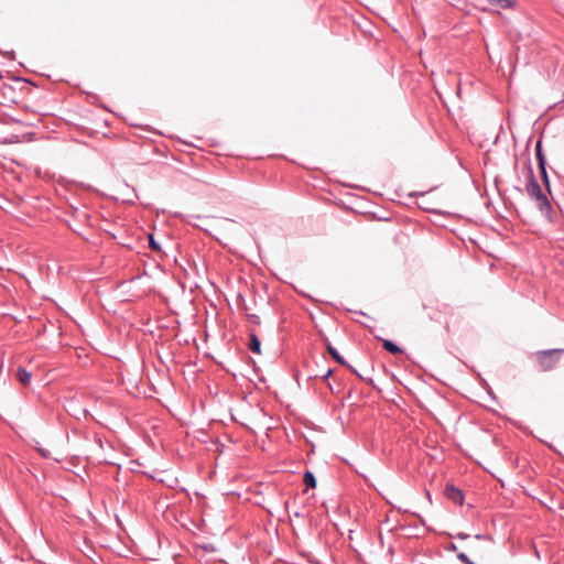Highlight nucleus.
I'll return each instance as SVG.
<instances>
[{"label": "nucleus", "mask_w": 564, "mask_h": 564, "mask_svg": "<svg viewBox=\"0 0 564 564\" xmlns=\"http://www.w3.org/2000/svg\"><path fill=\"white\" fill-rule=\"evenodd\" d=\"M527 194L529 197L534 200L536 207L547 218H551L552 215V206L546 197V195L543 193L540 184L534 177L533 171L530 169L529 171V181L525 187Z\"/></svg>", "instance_id": "f257e3e1"}, {"label": "nucleus", "mask_w": 564, "mask_h": 564, "mask_svg": "<svg viewBox=\"0 0 564 564\" xmlns=\"http://www.w3.org/2000/svg\"><path fill=\"white\" fill-rule=\"evenodd\" d=\"M563 354L564 349L560 348L538 351L535 356L540 370L544 372L553 370L560 362Z\"/></svg>", "instance_id": "f03ea898"}, {"label": "nucleus", "mask_w": 564, "mask_h": 564, "mask_svg": "<svg viewBox=\"0 0 564 564\" xmlns=\"http://www.w3.org/2000/svg\"><path fill=\"white\" fill-rule=\"evenodd\" d=\"M425 196L429 197V203H436L440 206H444L446 200L449 198V193L447 188L440 185H432L427 189H425Z\"/></svg>", "instance_id": "7ed1b4c3"}, {"label": "nucleus", "mask_w": 564, "mask_h": 564, "mask_svg": "<svg viewBox=\"0 0 564 564\" xmlns=\"http://www.w3.org/2000/svg\"><path fill=\"white\" fill-rule=\"evenodd\" d=\"M447 499L452 500L457 505H463L464 502V494L460 489L455 487L454 485H447L444 491Z\"/></svg>", "instance_id": "20e7f679"}, {"label": "nucleus", "mask_w": 564, "mask_h": 564, "mask_svg": "<svg viewBox=\"0 0 564 564\" xmlns=\"http://www.w3.org/2000/svg\"><path fill=\"white\" fill-rule=\"evenodd\" d=\"M32 375L23 367H19L17 370V380L20 384L26 387L31 382Z\"/></svg>", "instance_id": "39448f33"}, {"label": "nucleus", "mask_w": 564, "mask_h": 564, "mask_svg": "<svg viewBox=\"0 0 564 564\" xmlns=\"http://www.w3.org/2000/svg\"><path fill=\"white\" fill-rule=\"evenodd\" d=\"M382 346L388 352L393 355L400 354L402 351L398 345H395L393 341L389 339H383Z\"/></svg>", "instance_id": "423d86ee"}, {"label": "nucleus", "mask_w": 564, "mask_h": 564, "mask_svg": "<svg viewBox=\"0 0 564 564\" xmlns=\"http://www.w3.org/2000/svg\"><path fill=\"white\" fill-rule=\"evenodd\" d=\"M249 349L254 354L261 352V343L254 334L250 335Z\"/></svg>", "instance_id": "0eeeda50"}, {"label": "nucleus", "mask_w": 564, "mask_h": 564, "mask_svg": "<svg viewBox=\"0 0 564 564\" xmlns=\"http://www.w3.org/2000/svg\"><path fill=\"white\" fill-rule=\"evenodd\" d=\"M327 350L330 354V356L340 365L348 366L351 368L346 360L339 355V352L328 343L327 344Z\"/></svg>", "instance_id": "6e6552de"}, {"label": "nucleus", "mask_w": 564, "mask_h": 564, "mask_svg": "<svg viewBox=\"0 0 564 564\" xmlns=\"http://www.w3.org/2000/svg\"><path fill=\"white\" fill-rule=\"evenodd\" d=\"M535 156L538 160V165L546 164L545 155L542 151V141L541 140H538V142L535 144Z\"/></svg>", "instance_id": "1a4fd4ad"}, {"label": "nucleus", "mask_w": 564, "mask_h": 564, "mask_svg": "<svg viewBox=\"0 0 564 564\" xmlns=\"http://www.w3.org/2000/svg\"><path fill=\"white\" fill-rule=\"evenodd\" d=\"M425 213H431V214H435V215H442L444 217H451L453 216V214L446 209H443L438 206H429V207H425Z\"/></svg>", "instance_id": "9d476101"}, {"label": "nucleus", "mask_w": 564, "mask_h": 564, "mask_svg": "<svg viewBox=\"0 0 564 564\" xmlns=\"http://www.w3.org/2000/svg\"><path fill=\"white\" fill-rule=\"evenodd\" d=\"M303 481L306 487L315 488L316 487V478L312 471H305L303 476Z\"/></svg>", "instance_id": "9b49d317"}, {"label": "nucleus", "mask_w": 564, "mask_h": 564, "mask_svg": "<svg viewBox=\"0 0 564 564\" xmlns=\"http://www.w3.org/2000/svg\"><path fill=\"white\" fill-rule=\"evenodd\" d=\"M541 177L547 189L550 191V183H549V176L546 173V164L539 165Z\"/></svg>", "instance_id": "f8f14e48"}, {"label": "nucleus", "mask_w": 564, "mask_h": 564, "mask_svg": "<svg viewBox=\"0 0 564 564\" xmlns=\"http://www.w3.org/2000/svg\"><path fill=\"white\" fill-rule=\"evenodd\" d=\"M491 3L499 6L502 9L509 8L512 6L510 0H489Z\"/></svg>", "instance_id": "ddd939ff"}, {"label": "nucleus", "mask_w": 564, "mask_h": 564, "mask_svg": "<svg viewBox=\"0 0 564 564\" xmlns=\"http://www.w3.org/2000/svg\"><path fill=\"white\" fill-rule=\"evenodd\" d=\"M149 247L151 250L153 251H160L161 250V247L160 245L155 241L153 235H150L149 236Z\"/></svg>", "instance_id": "4468645a"}, {"label": "nucleus", "mask_w": 564, "mask_h": 564, "mask_svg": "<svg viewBox=\"0 0 564 564\" xmlns=\"http://www.w3.org/2000/svg\"><path fill=\"white\" fill-rule=\"evenodd\" d=\"M457 558L460 562L465 563V564H470L471 563V561L469 560V557L465 553H458L457 554Z\"/></svg>", "instance_id": "2eb2a0df"}, {"label": "nucleus", "mask_w": 564, "mask_h": 564, "mask_svg": "<svg viewBox=\"0 0 564 564\" xmlns=\"http://www.w3.org/2000/svg\"><path fill=\"white\" fill-rule=\"evenodd\" d=\"M250 321L252 323H256V324H259L260 323V319H259V316L258 315H250L249 316Z\"/></svg>", "instance_id": "dca6fc26"}, {"label": "nucleus", "mask_w": 564, "mask_h": 564, "mask_svg": "<svg viewBox=\"0 0 564 564\" xmlns=\"http://www.w3.org/2000/svg\"><path fill=\"white\" fill-rule=\"evenodd\" d=\"M333 373V370L332 369H327V371L322 376V379L323 380H326L328 379V377Z\"/></svg>", "instance_id": "f3484780"}, {"label": "nucleus", "mask_w": 564, "mask_h": 564, "mask_svg": "<svg viewBox=\"0 0 564 564\" xmlns=\"http://www.w3.org/2000/svg\"><path fill=\"white\" fill-rule=\"evenodd\" d=\"M39 452L40 454L43 456V457H48V452L46 449H43V448H39Z\"/></svg>", "instance_id": "a211bd4d"}, {"label": "nucleus", "mask_w": 564, "mask_h": 564, "mask_svg": "<svg viewBox=\"0 0 564 564\" xmlns=\"http://www.w3.org/2000/svg\"><path fill=\"white\" fill-rule=\"evenodd\" d=\"M458 538H459V539H467V538H468V534H463V533H460V534H458Z\"/></svg>", "instance_id": "6ab92c4d"}, {"label": "nucleus", "mask_w": 564, "mask_h": 564, "mask_svg": "<svg viewBox=\"0 0 564 564\" xmlns=\"http://www.w3.org/2000/svg\"><path fill=\"white\" fill-rule=\"evenodd\" d=\"M430 456V454H427ZM431 458L432 459H438V456L437 455H431Z\"/></svg>", "instance_id": "aec40b11"}, {"label": "nucleus", "mask_w": 564, "mask_h": 564, "mask_svg": "<svg viewBox=\"0 0 564 564\" xmlns=\"http://www.w3.org/2000/svg\"><path fill=\"white\" fill-rule=\"evenodd\" d=\"M425 496L429 498V500H431V496L429 494V491L425 490Z\"/></svg>", "instance_id": "412c9836"}, {"label": "nucleus", "mask_w": 564, "mask_h": 564, "mask_svg": "<svg viewBox=\"0 0 564 564\" xmlns=\"http://www.w3.org/2000/svg\"><path fill=\"white\" fill-rule=\"evenodd\" d=\"M561 102H564V91H563V97H562V100H561Z\"/></svg>", "instance_id": "4be33fe9"}, {"label": "nucleus", "mask_w": 564, "mask_h": 564, "mask_svg": "<svg viewBox=\"0 0 564 564\" xmlns=\"http://www.w3.org/2000/svg\"><path fill=\"white\" fill-rule=\"evenodd\" d=\"M470 564H475L474 562H471Z\"/></svg>", "instance_id": "5701e85b"}]
</instances>
